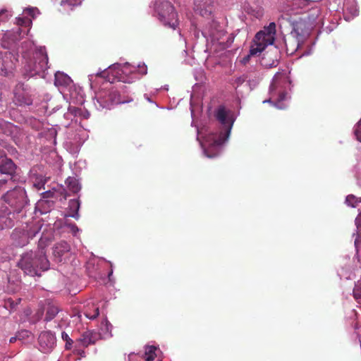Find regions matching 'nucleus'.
I'll return each mask as SVG.
<instances>
[{"label": "nucleus", "mask_w": 361, "mask_h": 361, "mask_svg": "<svg viewBox=\"0 0 361 361\" xmlns=\"http://www.w3.org/2000/svg\"><path fill=\"white\" fill-rule=\"evenodd\" d=\"M309 35L310 28L307 23L303 20L295 21L293 24V30L290 32V37L295 39V43L293 47L288 48V49L291 52L296 51L307 38Z\"/></svg>", "instance_id": "nucleus-12"}, {"label": "nucleus", "mask_w": 361, "mask_h": 361, "mask_svg": "<svg viewBox=\"0 0 361 361\" xmlns=\"http://www.w3.org/2000/svg\"><path fill=\"white\" fill-rule=\"evenodd\" d=\"M112 325L106 320L104 319L99 327V331L97 334L99 338L106 339L111 336Z\"/></svg>", "instance_id": "nucleus-25"}, {"label": "nucleus", "mask_w": 361, "mask_h": 361, "mask_svg": "<svg viewBox=\"0 0 361 361\" xmlns=\"http://www.w3.org/2000/svg\"><path fill=\"white\" fill-rule=\"evenodd\" d=\"M215 116L221 124L219 132H214L207 126L197 129V140L208 158H214L219 154L222 145L229 137L235 120L233 112L222 106L216 110Z\"/></svg>", "instance_id": "nucleus-1"}, {"label": "nucleus", "mask_w": 361, "mask_h": 361, "mask_svg": "<svg viewBox=\"0 0 361 361\" xmlns=\"http://www.w3.org/2000/svg\"><path fill=\"white\" fill-rule=\"evenodd\" d=\"M355 225L357 228V237L355 240V246L357 251H358L360 249V245L361 243V213L355 219Z\"/></svg>", "instance_id": "nucleus-30"}, {"label": "nucleus", "mask_w": 361, "mask_h": 361, "mask_svg": "<svg viewBox=\"0 0 361 361\" xmlns=\"http://www.w3.org/2000/svg\"><path fill=\"white\" fill-rule=\"evenodd\" d=\"M0 61L1 63L0 75L6 77L13 76L16 63L18 61L16 55L8 51H6L4 53L0 52Z\"/></svg>", "instance_id": "nucleus-13"}, {"label": "nucleus", "mask_w": 361, "mask_h": 361, "mask_svg": "<svg viewBox=\"0 0 361 361\" xmlns=\"http://www.w3.org/2000/svg\"><path fill=\"white\" fill-rule=\"evenodd\" d=\"M59 313V307L54 305L48 306L46 312L45 320L50 321Z\"/></svg>", "instance_id": "nucleus-31"}, {"label": "nucleus", "mask_w": 361, "mask_h": 361, "mask_svg": "<svg viewBox=\"0 0 361 361\" xmlns=\"http://www.w3.org/2000/svg\"><path fill=\"white\" fill-rule=\"evenodd\" d=\"M66 183L68 189L73 193H77L81 189L78 180L74 177H68L66 180Z\"/></svg>", "instance_id": "nucleus-28"}, {"label": "nucleus", "mask_w": 361, "mask_h": 361, "mask_svg": "<svg viewBox=\"0 0 361 361\" xmlns=\"http://www.w3.org/2000/svg\"><path fill=\"white\" fill-rule=\"evenodd\" d=\"M276 35V24L271 23L255 36L250 46V54H260L269 45L274 44Z\"/></svg>", "instance_id": "nucleus-8"}, {"label": "nucleus", "mask_w": 361, "mask_h": 361, "mask_svg": "<svg viewBox=\"0 0 361 361\" xmlns=\"http://www.w3.org/2000/svg\"><path fill=\"white\" fill-rule=\"evenodd\" d=\"M20 298H18L16 300H14L13 298H8L5 300L4 307L6 309L13 310V309H15L17 304L18 302H20Z\"/></svg>", "instance_id": "nucleus-33"}, {"label": "nucleus", "mask_w": 361, "mask_h": 361, "mask_svg": "<svg viewBox=\"0 0 361 361\" xmlns=\"http://www.w3.org/2000/svg\"><path fill=\"white\" fill-rule=\"evenodd\" d=\"M248 74L245 73L234 79L233 86L237 90L242 84L247 82Z\"/></svg>", "instance_id": "nucleus-32"}, {"label": "nucleus", "mask_w": 361, "mask_h": 361, "mask_svg": "<svg viewBox=\"0 0 361 361\" xmlns=\"http://www.w3.org/2000/svg\"><path fill=\"white\" fill-rule=\"evenodd\" d=\"M99 338L97 333L92 331H85L80 338H78L77 341L80 345L87 347L90 344H93Z\"/></svg>", "instance_id": "nucleus-21"}, {"label": "nucleus", "mask_w": 361, "mask_h": 361, "mask_svg": "<svg viewBox=\"0 0 361 361\" xmlns=\"http://www.w3.org/2000/svg\"><path fill=\"white\" fill-rule=\"evenodd\" d=\"M81 112H82L81 109H79L75 106H70L68 107V112L65 114V116L68 117L71 115H73L74 116H80Z\"/></svg>", "instance_id": "nucleus-36"}, {"label": "nucleus", "mask_w": 361, "mask_h": 361, "mask_svg": "<svg viewBox=\"0 0 361 361\" xmlns=\"http://www.w3.org/2000/svg\"><path fill=\"white\" fill-rule=\"evenodd\" d=\"M71 78L63 72L58 71L55 73L54 84L60 89L70 87L72 85Z\"/></svg>", "instance_id": "nucleus-22"}, {"label": "nucleus", "mask_w": 361, "mask_h": 361, "mask_svg": "<svg viewBox=\"0 0 361 361\" xmlns=\"http://www.w3.org/2000/svg\"><path fill=\"white\" fill-rule=\"evenodd\" d=\"M24 13L31 16L32 18H35L39 13V11L36 7H30L25 8L24 10Z\"/></svg>", "instance_id": "nucleus-40"}, {"label": "nucleus", "mask_w": 361, "mask_h": 361, "mask_svg": "<svg viewBox=\"0 0 361 361\" xmlns=\"http://www.w3.org/2000/svg\"><path fill=\"white\" fill-rule=\"evenodd\" d=\"M41 225L37 224H26L23 228H16L11 235L13 243L18 247L26 245L30 239L40 231Z\"/></svg>", "instance_id": "nucleus-11"}, {"label": "nucleus", "mask_w": 361, "mask_h": 361, "mask_svg": "<svg viewBox=\"0 0 361 361\" xmlns=\"http://www.w3.org/2000/svg\"><path fill=\"white\" fill-rule=\"evenodd\" d=\"M16 340H17V337L16 336H13V337H11L10 338L9 342L10 343H14Z\"/></svg>", "instance_id": "nucleus-49"}, {"label": "nucleus", "mask_w": 361, "mask_h": 361, "mask_svg": "<svg viewBox=\"0 0 361 361\" xmlns=\"http://www.w3.org/2000/svg\"><path fill=\"white\" fill-rule=\"evenodd\" d=\"M112 274H113V270H111V271L109 272V276H108L109 280H111V276H112Z\"/></svg>", "instance_id": "nucleus-51"}, {"label": "nucleus", "mask_w": 361, "mask_h": 361, "mask_svg": "<svg viewBox=\"0 0 361 361\" xmlns=\"http://www.w3.org/2000/svg\"><path fill=\"white\" fill-rule=\"evenodd\" d=\"M248 78L247 79V84L250 90L254 89L261 80V77L258 73H247Z\"/></svg>", "instance_id": "nucleus-27"}, {"label": "nucleus", "mask_w": 361, "mask_h": 361, "mask_svg": "<svg viewBox=\"0 0 361 361\" xmlns=\"http://www.w3.org/2000/svg\"><path fill=\"white\" fill-rule=\"evenodd\" d=\"M358 15V9L357 7V4L355 1H348L345 4V11H344V18L347 21H350L354 17Z\"/></svg>", "instance_id": "nucleus-23"}, {"label": "nucleus", "mask_w": 361, "mask_h": 361, "mask_svg": "<svg viewBox=\"0 0 361 361\" xmlns=\"http://www.w3.org/2000/svg\"><path fill=\"white\" fill-rule=\"evenodd\" d=\"M99 306L94 299H89L83 306L82 313L89 319H94L99 315Z\"/></svg>", "instance_id": "nucleus-19"}, {"label": "nucleus", "mask_w": 361, "mask_h": 361, "mask_svg": "<svg viewBox=\"0 0 361 361\" xmlns=\"http://www.w3.org/2000/svg\"><path fill=\"white\" fill-rule=\"evenodd\" d=\"M30 125H32L34 128L38 129L39 128L41 123L39 121L35 119L33 122L30 121Z\"/></svg>", "instance_id": "nucleus-45"}, {"label": "nucleus", "mask_w": 361, "mask_h": 361, "mask_svg": "<svg viewBox=\"0 0 361 361\" xmlns=\"http://www.w3.org/2000/svg\"><path fill=\"white\" fill-rule=\"evenodd\" d=\"M80 104H82L83 103V99L81 97L78 102Z\"/></svg>", "instance_id": "nucleus-53"}, {"label": "nucleus", "mask_w": 361, "mask_h": 361, "mask_svg": "<svg viewBox=\"0 0 361 361\" xmlns=\"http://www.w3.org/2000/svg\"><path fill=\"white\" fill-rule=\"evenodd\" d=\"M338 275L342 278V277H344L346 279H351L353 278V274H345L344 273V269H343L339 273H338Z\"/></svg>", "instance_id": "nucleus-44"}, {"label": "nucleus", "mask_w": 361, "mask_h": 361, "mask_svg": "<svg viewBox=\"0 0 361 361\" xmlns=\"http://www.w3.org/2000/svg\"><path fill=\"white\" fill-rule=\"evenodd\" d=\"M361 202V198L358 199L353 195H349L346 197L345 203L352 207H355L357 202Z\"/></svg>", "instance_id": "nucleus-34"}, {"label": "nucleus", "mask_w": 361, "mask_h": 361, "mask_svg": "<svg viewBox=\"0 0 361 361\" xmlns=\"http://www.w3.org/2000/svg\"><path fill=\"white\" fill-rule=\"evenodd\" d=\"M82 4V0H62L61 2V6H68L71 9L73 7L80 6Z\"/></svg>", "instance_id": "nucleus-35"}, {"label": "nucleus", "mask_w": 361, "mask_h": 361, "mask_svg": "<svg viewBox=\"0 0 361 361\" xmlns=\"http://www.w3.org/2000/svg\"><path fill=\"white\" fill-rule=\"evenodd\" d=\"M13 102L18 106H25L32 104V98L30 90L24 84H18L13 90Z\"/></svg>", "instance_id": "nucleus-15"}, {"label": "nucleus", "mask_w": 361, "mask_h": 361, "mask_svg": "<svg viewBox=\"0 0 361 361\" xmlns=\"http://www.w3.org/2000/svg\"><path fill=\"white\" fill-rule=\"evenodd\" d=\"M80 203L78 200H71L69 202V208L71 212H73L72 214H70L69 216L75 219H79V214L78 211L80 209Z\"/></svg>", "instance_id": "nucleus-29"}, {"label": "nucleus", "mask_w": 361, "mask_h": 361, "mask_svg": "<svg viewBox=\"0 0 361 361\" xmlns=\"http://www.w3.org/2000/svg\"><path fill=\"white\" fill-rule=\"evenodd\" d=\"M354 134L356 137V139L361 142V119L354 127Z\"/></svg>", "instance_id": "nucleus-39"}, {"label": "nucleus", "mask_w": 361, "mask_h": 361, "mask_svg": "<svg viewBox=\"0 0 361 361\" xmlns=\"http://www.w3.org/2000/svg\"><path fill=\"white\" fill-rule=\"evenodd\" d=\"M18 266L25 274L39 276L41 271L49 269V262L45 255V251L42 248L36 252L30 251L24 254L18 262Z\"/></svg>", "instance_id": "nucleus-7"}, {"label": "nucleus", "mask_w": 361, "mask_h": 361, "mask_svg": "<svg viewBox=\"0 0 361 361\" xmlns=\"http://www.w3.org/2000/svg\"><path fill=\"white\" fill-rule=\"evenodd\" d=\"M61 337L63 340L66 341V348H69V347L71 345L73 341L69 338L68 335L66 332L61 333Z\"/></svg>", "instance_id": "nucleus-41"}, {"label": "nucleus", "mask_w": 361, "mask_h": 361, "mask_svg": "<svg viewBox=\"0 0 361 361\" xmlns=\"http://www.w3.org/2000/svg\"><path fill=\"white\" fill-rule=\"evenodd\" d=\"M158 352H159V349L156 346L146 345L142 356L145 361H152L157 356Z\"/></svg>", "instance_id": "nucleus-26"}, {"label": "nucleus", "mask_w": 361, "mask_h": 361, "mask_svg": "<svg viewBox=\"0 0 361 361\" xmlns=\"http://www.w3.org/2000/svg\"><path fill=\"white\" fill-rule=\"evenodd\" d=\"M94 99L96 100L94 105L98 109H111L115 104L126 102L120 99V95L116 90L107 87L99 90L95 94Z\"/></svg>", "instance_id": "nucleus-10"}, {"label": "nucleus", "mask_w": 361, "mask_h": 361, "mask_svg": "<svg viewBox=\"0 0 361 361\" xmlns=\"http://www.w3.org/2000/svg\"><path fill=\"white\" fill-rule=\"evenodd\" d=\"M145 98L149 101V102H151V99H149V97H148V96L147 94H145Z\"/></svg>", "instance_id": "nucleus-52"}, {"label": "nucleus", "mask_w": 361, "mask_h": 361, "mask_svg": "<svg viewBox=\"0 0 361 361\" xmlns=\"http://www.w3.org/2000/svg\"><path fill=\"white\" fill-rule=\"evenodd\" d=\"M190 32L195 39H198L200 37V31L197 30L196 25H192V28Z\"/></svg>", "instance_id": "nucleus-42"}, {"label": "nucleus", "mask_w": 361, "mask_h": 361, "mask_svg": "<svg viewBox=\"0 0 361 361\" xmlns=\"http://www.w3.org/2000/svg\"><path fill=\"white\" fill-rule=\"evenodd\" d=\"M0 133L11 136L17 145H23L27 138L19 127L4 120H0Z\"/></svg>", "instance_id": "nucleus-14"}, {"label": "nucleus", "mask_w": 361, "mask_h": 361, "mask_svg": "<svg viewBox=\"0 0 361 361\" xmlns=\"http://www.w3.org/2000/svg\"><path fill=\"white\" fill-rule=\"evenodd\" d=\"M286 47V51L288 54H293L295 51L291 52L288 48L293 47L295 43V39L292 38L290 36L288 37V40L286 39L285 41Z\"/></svg>", "instance_id": "nucleus-38"}, {"label": "nucleus", "mask_w": 361, "mask_h": 361, "mask_svg": "<svg viewBox=\"0 0 361 361\" xmlns=\"http://www.w3.org/2000/svg\"><path fill=\"white\" fill-rule=\"evenodd\" d=\"M155 11L159 21L166 27L175 30L178 25L177 13L174 7L167 1H161L157 5Z\"/></svg>", "instance_id": "nucleus-9"}, {"label": "nucleus", "mask_w": 361, "mask_h": 361, "mask_svg": "<svg viewBox=\"0 0 361 361\" xmlns=\"http://www.w3.org/2000/svg\"><path fill=\"white\" fill-rule=\"evenodd\" d=\"M92 75H89V78H90V80H91V79H92Z\"/></svg>", "instance_id": "nucleus-54"}, {"label": "nucleus", "mask_w": 361, "mask_h": 361, "mask_svg": "<svg viewBox=\"0 0 361 361\" xmlns=\"http://www.w3.org/2000/svg\"><path fill=\"white\" fill-rule=\"evenodd\" d=\"M70 250V245L65 241H61L56 243L53 247L54 260L58 262H61L63 255L68 252Z\"/></svg>", "instance_id": "nucleus-20"}, {"label": "nucleus", "mask_w": 361, "mask_h": 361, "mask_svg": "<svg viewBox=\"0 0 361 361\" xmlns=\"http://www.w3.org/2000/svg\"><path fill=\"white\" fill-rule=\"evenodd\" d=\"M20 39L21 37L20 29L16 32H7L2 37V47L5 49H11L16 46V42Z\"/></svg>", "instance_id": "nucleus-18"}, {"label": "nucleus", "mask_w": 361, "mask_h": 361, "mask_svg": "<svg viewBox=\"0 0 361 361\" xmlns=\"http://www.w3.org/2000/svg\"><path fill=\"white\" fill-rule=\"evenodd\" d=\"M290 88L291 81L288 73L286 71L276 73L269 86V98L264 100L263 103H270L279 109H285Z\"/></svg>", "instance_id": "nucleus-6"}, {"label": "nucleus", "mask_w": 361, "mask_h": 361, "mask_svg": "<svg viewBox=\"0 0 361 361\" xmlns=\"http://www.w3.org/2000/svg\"><path fill=\"white\" fill-rule=\"evenodd\" d=\"M7 12V10L5 8L0 9V22L3 20L1 16Z\"/></svg>", "instance_id": "nucleus-47"}, {"label": "nucleus", "mask_w": 361, "mask_h": 361, "mask_svg": "<svg viewBox=\"0 0 361 361\" xmlns=\"http://www.w3.org/2000/svg\"><path fill=\"white\" fill-rule=\"evenodd\" d=\"M293 5L297 8L306 10L307 6H311L313 8L314 16H317L319 10L317 6V2L310 0H293Z\"/></svg>", "instance_id": "nucleus-24"}, {"label": "nucleus", "mask_w": 361, "mask_h": 361, "mask_svg": "<svg viewBox=\"0 0 361 361\" xmlns=\"http://www.w3.org/2000/svg\"><path fill=\"white\" fill-rule=\"evenodd\" d=\"M80 145H78L75 147V148L71 151L72 153H77L79 151Z\"/></svg>", "instance_id": "nucleus-48"}, {"label": "nucleus", "mask_w": 361, "mask_h": 361, "mask_svg": "<svg viewBox=\"0 0 361 361\" xmlns=\"http://www.w3.org/2000/svg\"><path fill=\"white\" fill-rule=\"evenodd\" d=\"M252 55L250 54V52L249 53V54L246 55L245 56H244L242 60H241V63H243V64H246L249 61H250V58Z\"/></svg>", "instance_id": "nucleus-46"}, {"label": "nucleus", "mask_w": 361, "mask_h": 361, "mask_svg": "<svg viewBox=\"0 0 361 361\" xmlns=\"http://www.w3.org/2000/svg\"><path fill=\"white\" fill-rule=\"evenodd\" d=\"M214 4L213 0H194V11L207 20H212L207 23L201 34L206 40L207 49L211 52L219 53L231 45L234 37L226 33L223 27L212 18Z\"/></svg>", "instance_id": "nucleus-2"}, {"label": "nucleus", "mask_w": 361, "mask_h": 361, "mask_svg": "<svg viewBox=\"0 0 361 361\" xmlns=\"http://www.w3.org/2000/svg\"><path fill=\"white\" fill-rule=\"evenodd\" d=\"M21 54L22 71L25 77H45V71L48 68V56L45 47L37 48L34 42L29 39L22 43Z\"/></svg>", "instance_id": "nucleus-3"}, {"label": "nucleus", "mask_w": 361, "mask_h": 361, "mask_svg": "<svg viewBox=\"0 0 361 361\" xmlns=\"http://www.w3.org/2000/svg\"><path fill=\"white\" fill-rule=\"evenodd\" d=\"M68 226L73 235H76V233L79 231V228L75 224H69Z\"/></svg>", "instance_id": "nucleus-43"}, {"label": "nucleus", "mask_w": 361, "mask_h": 361, "mask_svg": "<svg viewBox=\"0 0 361 361\" xmlns=\"http://www.w3.org/2000/svg\"><path fill=\"white\" fill-rule=\"evenodd\" d=\"M56 343L55 336L51 331L42 332L39 336V350L47 353L52 350Z\"/></svg>", "instance_id": "nucleus-17"}, {"label": "nucleus", "mask_w": 361, "mask_h": 361, "mask_svg": "<svg viewBox=\"0 0 361 361\" xmlns=\"http://www.w3.org/2000/svg\"><path fill=\"white\" fill-rule=\"evenodd\" d=\"M147 73V67L144 63L137 66L128 63H116L109 66L106 70L98 72L97 75L106 78L110 83L116 80L126 83H131L146 75Z\"/></svg>", "instance_id": "nucleus-5"}, {"label": "nucleus", "mask_w": 361, "mask_h": 361, "mask_svg": "<svg viewBox=\"0 0 361 361\" xmlns=\"http://www.w3.org/2000/svg\"><path fill=\"white\" fill-rule=\"evenodd\" d=\"M4 204L0 206V231L14 225L16 215L23 212L28 200L24 188L16 187L8 191L3 197Z\"/></svg>", "instance_id": "nucleus-4"}, {"label": "nucleus", "mask_w": 361, "mask_h": 361, "mask_svg": "<svg viewBox=\"0 0 361 361\" xmlns=\"http://www.w3.org/2000/svg\"><path fill=\"white\" fill-rule=\"evenodd\" d=\"M16 166L12 160L0 153V173L6 175L5 178H0V190L6 183L11 181Z\"/></svg>", "instance_id": "nucleus-16"}, {"label": "nucleus", "mask_w": 361, "mask_h": 361, "mask_svg": "<svg viewBox=\"0 0 361 361\" xmlns=\"http://www.w3.org/2000/svg\"><path fill=\"white\" fill-rule=\"evenodd\" d=\"M18 24H20V25H23L24 23V20L23 18H19L18 19Z\"/></svg>", "instance_id": "nucleus-50"}, {"label": "nucleus", "mask_w": 361, "mask_h": 361, "mask_svg": "<svg viewBox=\"0 0 361 361\" xmlns=\"http://www.w3.org/2000/svg\"><path fill=\"white\" fill-rule=\"evenodd\" d=\"M191 114L192 115L193 114V110L191 108Z\"/></svg>", "instance_id": "nucleus-55"}, {"label": "nucleus", "mask_w": 361, "mask_h": 361, "mask_svg": "<svg viewBox=\"0 0 361 361\" xmlns=\"http://www.w3.org/2000/svg\"><path fill=\"white\" fill-rule=\"evenodd\" d=\"M18 288H19V282L18 281H16V282L13 281L11 283L10 279H8V284L6 287V290L8 293H14L17 290H18Z\"/></svg>", "instance_id": "nucleus-37"}]
</instances>
